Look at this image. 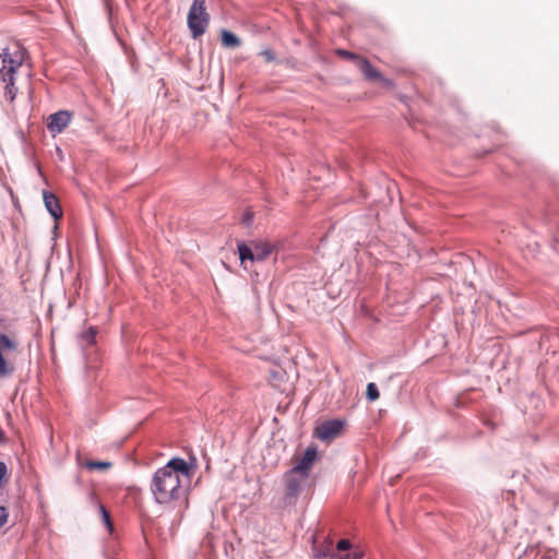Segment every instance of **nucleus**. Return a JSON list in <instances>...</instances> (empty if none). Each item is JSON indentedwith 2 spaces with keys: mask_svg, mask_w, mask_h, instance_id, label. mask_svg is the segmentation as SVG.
Returning <instances> with one entry per match:
<instances>
[{
  "mask_svg": "<svg viewBox=\"0 0 559 559\" xmlns=\"http://www.w3.org/2000/svg\"><path fill=\"white\" fill-rule=\"evenodd\" d=\"M336 52L338 56L346 58V59L354 60L356 63L358 62V59H361V57H359L350 51H347V50L338 49Z\"/></svg>",
  "mask_w": 559,
  "mask_h": 559,
  "instance_id": "6ab92c4d",
  "label": "nucleus"
},
{
  "mask_svg": "<svg viewBox=\"0 0 559 559\" xmlns=\"http://www.w3.org/2000/svg\"><path fill=\"white\" fill-rule=\"evenodd\" d=\"M8 510L4 507H0V527H2L8 521Z\"/></svg>",
  "mask_w": 559,
  "mask_h": 559,
  "instance_id": "4be33fe9",
  "label": "nucleus"
},
{
  "mask_svg": "<svg viewBox=\"0 0 559 559\" xmlns=\"http://www.w3.org/2000/svg\"><path fill=\"white\" fill-rule=\"evenodd\" d=\"M345 425L341 419L326 420L316 427L314 436L322 441H331L343 433Z\"/></svg>",
  "mask_w": 559,
  "mask_h": 559,
  "instance_id": "39448f33",
  "label": "nucleus"
},
{
  "mask_svg": "<svg viewBox=\"0 0 559 559\" xmlns=\"http://www.w3.org/2000/svg\"><path fill=\"white\" fill-rule=\"evenodd\" d=\"M366 394L369 401H376L380 396L377 385L372 382L368 383Z\"/></svg>",
  "mask_w": 559,
  "mask_h": 559,
  "instance_id": "f3484780",
  "label": "nucleus"
},
{
  "mask_svg": "<svg viewBox=\"0 0 559 559\" xmlns=\"http://www.w3.org/2000/svg\"><path fill=\"white\" fill-rule=\"evenodd\" d=\"M332 540H328L325 545L321 548H313L312 559H324L326 557L336 558V559H350L349 554L344 556H337L332 548Z\"/></svg>",
  "mask_w": 559,
  "mask_h": 559,
  "instance_id": "f8f14e48",
  "label": "nucleus"
},
{
  "mask_svg": "<svg viewBox=\"0 0 559 559\" xmlns=\"http://www.w3.org/2000/svg\"><path fill=\"white\" fill-rule=\"evenodd\" d=\"M251 219H252L251 215L247 214L246 217H245V222L249 223Z\"/></svg>",
  "mask_w": 559,
  "mask_h": 559,
  "instance_id": "b1692460",
  "label": "nucleus"
},
{
  "mask_svg": "<svg viewBox=\"0 0 559 559\" xmlns=\"http://www.w3.org/2000/svg\"><path fill=\"white\" fill-rule=\"evenodd\" d=\"M317 456L318 451L316 447L307 448L304 455L300 459L296 460V464L292 469L304 475V477H308L309 472L317 460Z\"/></svg>",
  "mask_w": 559,
  "mask_h": 559,
  "instance_id": "6e6552de",
  "label": "nucleus"
},
{
  "mask_svg": "<svg viewBox=\"0 0 559 559\" xmlns=\"http://www.w3.org/2000/svg\"><path fill=\"white\" fill-rule=\"evenodd\" d=\"M179 475L191 476L189 464L181 457H173L154 473L151 491L157 503L169 504L181 498L183 490Z\"/></svg>",
  "mask_w": 559,
  "mask_h": 559,
  "instance_id": "f257e3e1",
  "label": "nucleus"
},
{
  "mask_svg": "<svg viewBox=\"0 0 559 559\" xmlns=\"http://www.w3.org/2000/svg\"><path fill=\"white\" fill-rule=\"evenodd\" d=\"M84 466L90 471H94V469L107 471L112 466V463L108 462V461L88 460L84 463Z\"/></svg>",
  "mask_w": 559,
  "mask_h": 559,
  "instance_id": "2eb2a0df",
  "label": "nucleus"
},
{
  "mask_svg": "<svg viewBox=\"0 0 559 559\" xmlns=\"http://www.w3.org/2000/svg\"><path fill=\"white\" fill-rule=\"evenodd\" d=\"M261 55L264 57V59L267 61V62H271L275 59V55L272 50L270 49H265L261 52Z\"/></svg>",
  "mask_w": 559,
  "mask_h": 559,
  "instance_id": "5701e85b",
  "label": "nucleus"
},
{
  "mask_svg": "<svg viewBox=\"0 0 559 559\" xmlns=\"http://www.w3.org/2000/svg\"><path fill=\"white\" fill-rule=\"evenodd\" d=\"M251 242L255 261H264L277 248L276 245L269 241L254 240Z\"/></svg>",
  "mask_w": 559,
  "mask_h": 559,
  "instance_id": "9d476101",
  "label": "nucleus"
},
{
  "mask_svg": "<svg viewBox=\"0 0 559 559\" xmlns=\"http://www.w3.org/2000/svg\"><path fill=\"white\" fill-rule=\"evenodd\" d=\"M238 252L241 264H245L246 260L255 261L252 242H250V245H246L245 242L238 243Z\"/></svg>",
  "mask_w": 559,
  "mask_h": 559,
  "instance_id": "ddd939ff",
  "label": "nucleus"
},
{
  "mask_svg": "<svg viewBox=\"0 0 559 559\" xmlns=\"http://www.w3.org/2000/svg\"><path fill=\"white\" fill-rule=\"evenodd\" d=\"M4 439V432L3 430L0 428V442Z\"/></svg>",
  "mask_w": 559,
  "mask_h": 559,
  "instance_id": "393cba45",
  "label": "nucleus"
},
{
  "mask_svg": "<svg viewBox=\"0 0 559 559\" xmlns=\"http://www.w3.org/2000/svg\"><path fill=\"white\" fill-rule=\"evenodd\" d=\"M8 478V467L4 462H0V486L7 480Z\"/></svg>",
  "mask_w": 559,
  "mask_h": 559,
  "instance_id": "aec40b11",
  "label": "nucleus"
},
{
  "mask_svg": "<svg viewBox=\"0 0 559 559\" xmlns=\"http://www.w3.org/2000/svg\"><path fill=\"white\" fill-rule=\"evenodd\" d=\"M357 68L362 73L364 78L368 81H380L386 88H393L394 83L392 80L384 78L366 58L358 59Z\"/></svg>",
  "mask_w": 559,
  "mask_h": 559,
  "instance_id": "423d86ee",
  "label": "nucleus"
},
{
  "mask_svg": "<svg viewBox=\"0 0 559 559\" xmlns=\"http://www.w3.org/2000/svg\"><path fill=\"white\" fill-rule=\"evenodd\" d=\"M97 334L96 328L91 326L87 331L82 334V338L86 342V344L92 345L95 343V337Z\"/></svg>",
  "mask_w": 559,
  "mask_h": 559,
  "instance_id": "a211bd4d",
  "label": "nucleus"
},
{
  "mask_svg": "<svg viewBox=\"0 0 559 559\" xmlns=\"http://www.w3.org/2000/svg\"><path fill=\"white\" fill-rule=\"evenodd\" d=\"M72 112L69 110H59L48 117L47 129L56 135L64 131L72 120Z\"/></svg>",
  "mask_w": 559,
  "mask_h": 559,
  "instance_id": "0eeeda50",
  "label": "nucleus"
},
{
  "mask_svg": "<svg viewBox=\"0 0 559 559\" xmlns=\"http://www.w3.org/2000/svg\"><path fill=\"white\" fill-rule=\"evenodd\" d=\"M44 202L46 209L55 219L61 218L62 210L59 200L53 193L44 191Z\"/></svg>",
  "mask_w": 559,
  "mask_h": 559,
  "instance_id": "9b49d317",
  "label": "nucleus"
},
{
  "mask_svg": "<svg viewBox=\"0 0 559 559\" xmlns=\"http://www.w3.org/2000/svg\"><path fill=\"white\" fill-rule=\"evenodd\" d=\"M99 510H100L102 520H103L104 524L106 525L108 532L112 533L114 524H112V521H111V518H110V514H109L108 510L104 506H102V504L99 507Z\"/></svg>",
  "mask_w": 559,
  "mask_h": 559,
  "instance_id": "dca6fc26",
  "label": "nucleus"
},
{
  "mask_svg": "<svg viewBox=\"0 0 559 559\" xmlns=\"http://www.w3.org/2000/svg\"><path fill=\"white\" fill-rule=\"evenodd\" d=\"M188 27L193 38L202 36L210 24L205 0H193L187 17Z\"/></svg>",
  "mask_w": 559,
  "mask_h": 559,
  "instance_id": "7ed1b4c3",
  "label": "nucleus"
},
{
  "mask_svg": "<svg viewBox=\"0 0 559 559\" xmlns=\"http://www.w3.org/2000/svg\"><path fill=\"white\" fill-rule=\"evenodd\" d=\"M17 349L19 344L13 338L0 334V377H9L15 371L14 356Z\"/></svg>",
  "mask_w": 559,
  "mask_h": 559,
  "instance_id": "20e7f679",
  "label": "nucleus"
},
{
  "mask_svg": "<svg viewBox=\"0 0 559 559\" xmlns=\"http://www.w3.org/2000/svg\"><path fill=\"white\" fill-rule=\"evenodd\" d=\"M308 477H304V475L290 469L284 475L285 481V493L289 498L296 497L300 489L301 485Z\"/></svg>",
  "mask_w": 559,
  "mask_h": 559,
  "instance_id": "1a4fd4ad",
  "label": "nucleus"
},
{
  "mask_svg": "<svg viewBox=\"0 0 559 559\" xmlns=\"http://www.w3.org/2000/svg\"><path fill=\"white\" fill-rule=\"evenodd\" d=\"M222 44L226 47H238L240 45L239 38L231 32L224 29L221 34Z\"/></svg>",
  "mask_w": 559,
  "mask_h": 559,
  "instance_id": "4468645a",
  "label": "nucleus"
},
{
  "mask_svg": "<svg viewBox=\"0 0 559 559\" xmlns=\"http://www.w3.org/2000/svg\"><path fill=\"white\" fill-rule=\"evenodd\" d=\"M26 58V49L19 43H12L0 51V82L4 87V97L12 103L17 94L15 81L21 74Z\"/></svg>",
  "mask_w": 559,
  "mask_h": 559,
  "instance_id": "f03ea898",
  "label": "nucleus"
},
{
  "mask_svg": "<svg viewBox=\"0 0 559 559\" xmlns=\"http://www.w3.org/2000/svg\"><path fill=\"white\" fill-rule=\"evenodd\" d=\"M352 547V544L348 539H341L337 545H336V548L337 550L340 551H346L348 550L349 548Z\"/></svg>",
  "mask_w": 559,
  "mask_h": 559,
  "instance_id": "412c9836",
  "label": "nucleus"
}]
</instances>
